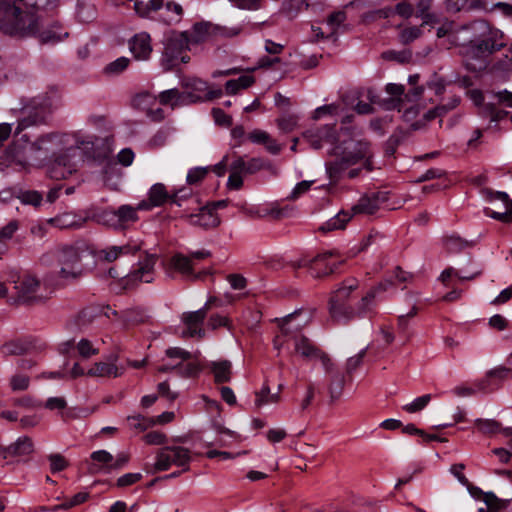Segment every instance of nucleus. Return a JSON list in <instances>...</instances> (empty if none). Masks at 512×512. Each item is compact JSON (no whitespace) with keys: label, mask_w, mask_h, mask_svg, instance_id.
Returning a JSON list of instances; mask_svg holds the SVG:
<instances>
[{"label":"nucleus","mask_w":512,"mask_h":512,"mask_svg":"<svg viewBox=\"0 0 512 512\" xmlns=\"http://www.w3.org/2000/svg\"><path fill=\"white\" fill-rule=\"evenodd\" d=\"M366 348L362 349L357 355L350 357L346 363V373L351 375L363 362L366 355Z\"/></svg>","instance_id":"56"},{"label":"nucleus","mask_w":512,"mask_h":512,"mask_svg":"<svg viewBox=\"0 0 512 512\" xmlns=\"http://www.w3.org/2000/svg\"><path fill=\"white\" fill-rule=\"evenodd\" d=\"M461 30L469 32L468 43L463 45L462 54L465 67L471 72L485 70L488 58L506 46L502 41L503 33L484 20L463 25Z\"/></svg>","instance_id":"1"},{"label":"nucleus","mask_w":512,"mask_h":512,"mask_svg":"<svg viewBox=\"0 0 512 512\" xmlns=\"http://www.w3.org/2000/svg\"><path fill=\"white\" fill-rule=\"evenodd\" d=\"M130 51L137 60H147L152 52L151 37L148 33L136 34L129 42Z\"/></svg>","instance_id":"19"},{"label":"nucleus","mask_w":512,"mask_h":512,"mask_svg":"<svg viewBox=\"0 0 512 512\" xmlns=\"http://www.w3.org/2000/svg\"><path fill=\"white\" fill-rule=\"evenodd\" d=\"M19 199L24 204H31L33 206L40 205L42 201V195L37 191H23L20 192Z\"/></svg>","instance_id":"57"},{"label":"nucleus","mask_w":512,"mask_h":512,"mask_svg":"<svg viewBox=\"0 0 512 512\" xmlns=\"http://www.w3.org/2000/svg\"><path fill=\"white\" fill-rule=\"evenodd\" d=\"M1 351L6 356L23 355L27 351V346L19 340L10 341L2 346Z\"/></svg>","instance_id":"40"},{"label":"nucleus","mask_w":512,"mask_h":512,"mask_svg":"<svg viewBox=\"0 0 512 512\" xmlns=\"http://www.w3.org/2000/svg\"><path fill=\"white\" fill-rule=\"evenodd\" d=\"M0 30L13 37L36 36L38 20L35 12L25 10L16 1H0Z\"/></svg>","instance_id":"2"},{"label":"nucleus","mask_w":512,"mask_h":512,"mask_svg":"<svg viewBox=\"0 0 512 512\" xmlns=\"http://www.w3.org/2000/svg\"><path fill=\"white\" fill-rule=\"evenodd\" d=\"M475 425L483 434H494L499 432L501 429L499 422L490 419H477Z\"/></svg>","instance_id":"42"},{"label":"nucleus","mask_w":512,"mask_h":512,"mask_svg":"<svg viewBox=\"0 0 512 512\" xmlns=\"http://www.w3.org/2000/svg\"><path fill=\"white\" fill-rule=\"evenodd\" d=\"M210 310V304L205 305L203 308L194 311L186 312L182 315V321L186 326V329L182 331V338L198 337L199 339L204 338L205 331L201 327Z\"/></svg>","instance_id":"10"},{"label":"nucleus","mask_w":512,"mask_h":512,"mask_svg":"<svg viewBox=\"0 0 512 512\" xmlns=\"http://www.w3.org/2000/svg\"><path fill=\"white\" fill-rule=\"evenodd\" d=\"M134 10L137 15L142 18H152L153 13L161 11L160 16L167 24L178 22L183 13V9L180 4L173 1L165 2V0H136L134 3Z\"/></svg>","instance_id":"5"},{"label":"nucleus","mask_w":512,"mask_h":512,"mask_svg":"<svg viewBox=\"0 0 512 512\" xmlns=\"http://www.w3.org/2000/svg\"><path fill=\"white\" fill-rule=\"evenodd\" d=\"M333 255L332 252H326L323 254L316 255L313 258H308L307 256H303V261L306 262V268H309L313 271L312 276L314 278H322L334 273V267H329L325 271H321L319 266L322 262L327 261Z\"/></svg>","instance_id":"21"},{"label":"nucleus","mask_w":512,"mask_h":512,"mask_svg":"<svg viewBox=\"0 0 512 512\" xmlns=\"http://www.w3.org/2000/svg\"><path fill=\"white\" fill-rule=\"evenodd\" d=\"M127 421L129 422V425L131 428L139 430V431H144L149 426H152L155 424L154 419H147L140 414L135 415V416H129L127 418Z\"/></svg>","instance_id":"46"},{"label":"nucleus","mask_w":512,"mask_h":512,"mask_svg":"<svg viewBox=\"0 0 512 512\" xmlns=\"http://www.w3.org/2000/svg\"><path fill=\"white\" fill-rule=\"evenodd\" d=\"M40 288V280L31 274H24L16 282V303L20 305H35L43 303L45 298L37 294Z\"/></svg>","instance_id":"7"},{"label":"nucleus","mask_w":512,"mask_h":512,"mask_svg":"<svg viewBox=\"0 0 512 512\" xmlns=\"http://www.w3.org/2000/svg\"><path fill=\"white\" fill-rule=\"evenodd\" d=\"M33 441L31 438L25 436L19 438L14 444L7 447L10 456L28 455L33 452Z\"/></svg>","instance_id":"28"},{"label":"nucleus","mask_w":512,"mask_h":512,"mask_svg":"<svg viewBox=\"0 0 512 512\" xmlns=\"http://www.w3.org/2000/svg\"><path fill=\"white\" fill-rule=\"evenodd\" d=\"M137 210H140L138 206L132 207L130 205H122L117 209L119 224H121L120 229H126L129 223L138 220Z\"/></svg>","instance_id":"30"},{"label":"nucleus","mask_w":512,"mask_h":512,"mask_svg":"<svg viewBox=\"0 0 512 512\" xmlns=\"http://www.w3.org/2000/svg\"><path fill=\"white\" fill-rule=\"evenodd\" d=\"M431 400V395L426 394L421 397L416 398L412 403L407 404L403 407L405 411L408 413H416L422 410Z\"/></svg>","instance_id":"51"},{"label":"nucleus","mask_w":512,"mask_h":512,"mask_svg":"<svg viewBox=\"0 0 512 512\" xmlns=\"http://www.w3.org/2000/svg\"><path fill=\"white\" fill-rule=\"evenodd\" d=\"M190 461L189 450L181 446L165 447L157 455L154 465L156 471H166L174 464L184 466Z\"/></svg>","instance_id":"8"},{"label":"nucleus","mask_w":512,"mask_h":512,"mask_svg":"<svg viewBox=\"0 0 512 512\" xmlns=\"http://www.w3.org/2000/svg\"><path fill=\"white\" fill-rule=\"evenodd\" d=\"M483 501L488 506L487 512H496L500 509L506 508L507 504L509 502L508 500L507 501L500 500L492 492L485 493Z\"/></svg>","instance_id":"43"},{"label":"nucleus","mask_w":512,"mask_h":512,"mask_svg":"<svg viewBox=\"0 0 512 512\" xmlns=\"http://www.w3.org/2000/svg\"><path fill=\"white\" fill-rule=\"evenodd\" d=\"M414 8L412 4H410L408 1L403 0L396 4L394 8V13L398 14L399 16L403 18H410L413 15Z\"/></svg>","instance_id":"62"},{"label":"nucleus","mask_w":512,"mask_h":512,"mask_svg":"<svg viewBox=\"0 0 512 512\" xmlns=\"http://www.w3.org/2000/svg\"><path fill=\"white\" fill-rule=\"evenodd\" d=\"M50 222L60 229L71 228L77 224L75 216L68 213L59 215L51 219Z\"/></svg>","instance_id":"49"},{"label":"nucleus","mask_w":512,"mask_h":512,"mask_svg":"<svg viewBox=\"0 0 512 512\" xmlns=\"http://www.w3.org/2000/svg\"><path fill=\"white\" fill-rule=\"evenodd\" d=\"M346 20V14L343 11L331 13L327 18V24L331 27V34L334 30Z\"/></svg>","instance_id":"63"},{"label":"nucleus","mask_w":512,"mask_h":512,"mask_svg":"<svg viewBox=\"0 0 512 512\" xmlns=\"http://www.w3.org/2000/svg\"><path fill=\"white\" fill-rule=\"evenodd\" d=\"M248 139L253 143L264 145L266 150L273 155L279 154L282 149V146L270 134L260 129L250 132Z\"/></svg>","instance_id":"20"},{"label":"nucleus","mask_w":512,"mask_h":512,"mask_svg":"<svg viewBox=\"0 0 512 512\" xmlns=\"http://www.w3.org/2000/svg\"><path fill=\"white\" fill-rule=\"evenodd\" d=\"M212 117L218 126L230 127L232 125V117L226 114L220 108H213L211 111Z\"/></svg>","instance_id":"55"},{"label":"nucleus","mask_w":512,"mask_h":512,"mask_svg":"<svg viewBox=\"0 0 512 512\" xmlns=\"http://www.w3.org/2000/svg\"><path fill=\"white\" fill-rule=\"evenodd\" d=\"M482 274V270H478L476 272H474L473 274L471 275H468V276H461L459 274V272L457 270H455L454 268L452 267H448L446 268L440 275V281L445 285V286H448V281L449 279L452 277V276H455L457 278H459V280L463 281V280H473L475 279L476 277L480 276Z\"/></svg>","instance_id":"37"},{"label":"nucleus","mask_w":512,"mask_h":512,"mask_svg":"<svg viewBox=\"0 0 512 512\" xmlns=\"http://www.w3.org/2000/svg\"><path fill=\"white\" fill-rule=\"evenodd\" d=\"M83 253L84 250L74 246H67L62 249L60 262L62 264L61 274L63 277L77 278L82 274L80 261Z\"/></svg>","instance_id":"11"},{"label":"nucleus","mask_w":512,"mask_h":512,"mask_svg":"<svg viewBox=\"0 0 512 512\" xmlns=\"http://www.w3.org/2000/svg\"><path fill=\"white\" fill-rule=\"evenodd\" d=\"M402 140L401 135L399 134H392L388 140L385 142L384 151L385 155L387 156H393L396 152L397 147L399 146L400 142Z\"/></svg>","instance_id":"60"},{"label":"nucleus","mask_w":512,"mask_h":512,"mask_svg":"<svg viewBox=\"0 0 512 512\" xmlns=\"http://www.w3.org/2000/svg\"><path fill=\"white\" fill-rule=\"evenodd\" d=\"M97 316V311L93 308H86L79 312L76 320V324L80 329H83L90 325L95 317Z\"/></svg>","instance_id":"47"},{"label":"nucleus","mask_w":512,"mask_h":512,"mask_svg":"<svg viewBox=\"0 0 512 512\" xmlns=\"http://www.w3.org/2000/svg\"><path fill=\"white\" fill-rule=\"evenodd\" d=\"M51 472L56 473L65 470L69 463L61 454L55 453L48 456Z\"/></svg>","instance_id":"50"},{"label":"nucleus","mask_w":512,"mask_h":512,"mask_svg":"<svg viewBox=\"0 0 512 512\" xmlns=\"http://www.w3.org/2000/svg\"><path fill=\"white\" fill-rule=\"evenodd\" d=\"M87 375L91 377H118L121 375L117 366L112 363L98 362L88 370Z\"/></svg>","instance_id":"27"},{"label":"nucleus","mask_w":512,"mask_h":512,"mask_svg":"<svg viewBox=\"0 0 512 512\" xmlns=\"http://www.w3.org/2000/svg\"><path fill=\"white\" fill-rule=\"evenodd\" d=\"M255 405L257 408L269 403H277L280 400L279 393L272 394L269 386L265 385L260 391L255 392Z\"/></svg>","instance_id":"32"},{"label":"nucleus","mask_w":512,"mask_h":512,"mask_svg":"<svg viewBox=\"0 0 512 512\" xmlns=\"http://www.w3.org/2000/svg\"><path fill=\"white\" fill-rule=\"evenodd\" d=\"M51 111L43 106L32 107L24 111V116L18 122L15 134L18 135L22 130L33 126L44 124L47 122Z\"/></svg>","instance_id":"16"},{"label":"nucleus","mask_w":512,"mask_h":512,"mask_svg":"<svg viewBox=\"0 0 512 512\" xmlns=\"http://www.w3.org/2000/svg\"><path fill=\"white\" fill-rule=\"evenodd\" d=\"M165 353H166L167 357H169L171 359L179 358V359H181L182 362L197 358L196 354L190 353V352H188L182 348H178V347L169 348L166 350Z\"/></svg>","instance_id":"54"},{"label":"nucleus","mask_w":512,"mask_h":512,"mask_svg":"<svg viewBox=\"0 0 512 512\" xmlns=\"http://www.w3.org/2000/svg\"><path fill=\"white\" fill-rule=\"evenodd\" d=\"M350 220V215L347 212L341 211L334 218L327 221L320 227L322 231H332L336 229H343L346 223Z\"/></svg>","instance_id":"34"},{"label":"nucleus","mask_w":512,"mask_h":512,"mask_svg":"<svg viewBox=\"0 0 512 512\" xmlns=\"http://www.w3.org/2000/svg\"><path fill=\"white\" fill-rule=\"evenodd\" d=\"M155 104L156 97L151 95L149 92L139 93L132 99V106L134 108L144 110L146 112Z\"/></svg>","instance_id":"35"},{"label":"nucleus","mask_w":512,"mask_h":512,"mask_svg":"<svg viewBox=\"0 0 512 512\" xmlns=\"http://www.w3.org/2000/svg\"><path fill=\"white\" fill-rule=\"evenodd\" d=\"M295 351L300 353L305 358H318L320 361L321 355H327L315 347L305 336H301L300 338L295 339Z\"/></svg>","instance_id":"23"},{"label":"nucleus","mask_w":512,"mask_h":512,"mask_svg":"<svg viewBox=\"0 0 512 512\" xmlns=\"http://www.w3.org/2000/svg\"><path fill=\"white\" fill-rule=\"evenodd\" d=\"M170 265L183 275H192L194 264L192 258L182 253H176L171 257Z\"/></svg>","instance_id":"26"},{"label":"nucleus","mask_w":512,"mask_h":512,"mask_svg":"<svg viewBox=\"0 0 512 512\" xmlns=\"http://www.w3.org/2000/svg\"><path fill=\"white\" fill-rule=\"evenodd\" d=\"M376 296V290L370 289L365 296H363L357 306L356 315L365 314L370 310Z\"/></svg>","instance_id":"48"},{"label":"nucleus","mask_w":512,"mask_h":512,"mask_svg":"<svg viewBox=\"0 0 512 512\" xmlns=\"http://www.w3.org/2000/svg\"><path fill=\"white\" fill-rule=\"evenodd\" d=\"M98 222L112 227L114 229H120L121 224H119V218L117 215V210H105L101 212L98 216Z\"/></svg>","instance_id":"39"},{"label":"nucleus","mask_w":512,"mask_h":512,"mask_svg":"<svg viewBox=\"0 0 512 512\" xmlns=\"http://www.w3.org/2000/svg\"><path fill=\"white\" fill-rule=\"evenodd\" d=\"M210 369L214 374V380L216 383H226L231 380L232 369L230 361H213L210 364Z\"/></svg>","instance_id":"24"},{"label":"nucleus","mask_w":512,"mask_h":512,"mask_svg":"<svg viewBox=\"0 0 512 512\" xmlns=\"http://www.w3.org/2000/svg\"><path fill=\"white\" fill-rule=\"evenodd\" d=\"M75 150L76 148L70 147L67 149V152L54 156L48 170L49 176L52 179H66L76 171L75 165L71 161V152H75Z\"/></svg>","instance_id":"14"},{"label":"nucleus","mask_w":512,"mask_h":512,"mask_svg":"<svg viewBox=\"0 0 512 512\" xmlns=\"http://www.w3.org/2000/svg\"><path fill=\"white\" fill-rule=\"evenodd\" d=\"M298 123V117L294 114H284L277 118L276 124L283 133L292 132Z\"/></svg>","instance_id":"36"},{"label":"nucleus","mask_w":512,"mask_h":512,"mask_svg":"<svg viewBox=\"0 0 512 512\" xmlns=\"http://www.w3.org/2000/svg\"><path fill=\"white\" fill-rule=\"evenodd\" d=\"M379 209L377 203L369 195H364L352 208L354 214L373 215Z\"/></svg>","instance_id":"31"},{"label":"nucleus","mask_w":512,"mask_h":512,"mask_svg":"<svg viewBox=\"0 0 512 512\" xmlns=\"http://www.w3.org/2000/svg\"><path fill=\"white\" fill-rule=\"evenodd\" d=\"M36 35L41 44H55L65 39L68 33L63 31L61 26L52 25L51 27L43 28L41 31L38 29Z\"/></svg>","instance_id":"22"},{"label":"nucleus","mask_w":512,"mask_h":512,"mask_svg":"<svg viewBox=\"0 0 512 512\" xmlns=\"http://www.w3.org/2000/svg\"><path fill=\"white\" fill-rule=\"evenodd\" d=\"M422 35L421 26L407 27L401 30L399 40L403 45H407Z\"/></svg>","instance_id":"41"},{"label":"nucleus","mask_w":512,"mask_h":512,"mask_svg":"<svg viewBox=\"0 0 512 512\" xmlns=\"http://www.w3.org/2000/svg\"><path fill=\"white\" fill-rule=\"evenodd\" d=\"M142 479L141 473H128L118 478L116 485L119 488L127 487Z\"/></svg>","instance_id":"61"},{"label":"nucleus","mask_w":512,"mask_h":512,"mask_svg":"<svg viewBox=\"0 0 512 512\" xmlns=\"http://www.w3.org/2000/svg\"><path fill=\"white\" fill-rule=\"evenodd\" d=\"M189 47V37L187 32H173L164 42V50L162 53V66L165 70L174 68L178 60L187 63L190 58L182 55Z\"/></svg>","instance_id":"6"},{"label":"nucleus","mask_w":512,"mask_h":512,"mask_svg":"<svg viewBox=\"0 0 512 512\" xmlns=\"http://www.w3.org/2000/svg\"><path fill=\"white\" fill-rule=\"evenodd\" d=\"M486 197L488 200L493 201L498 199L504 203V211L497 212L493 211L489 208L485 209V214L493 219L508 222L512 218V200L509 199V196L505 192H494L491 190L486 191Z\"/></svg>","instance_id":"17"},{"label":"nucleus","mask_w":512,"mask_h":512,"mask_svg":"<svg viewBox=\"0 0 512 512\" xmlns=\"http://www.w3.org/2000/svg\"><path fill=\"white\" fill-rule=\"evenodd\" d=\"M69 142V136L66 134L59 133H50L41 136L37 141H35V145H37V150H45L47 152H52L54 156L58 155L56 151H60V153L67 152V145ZM71 146H69L70 148Z\"/></svg>","instance_id":"15"},{"label":"nucleus","mask_w":512,"mask_h":512,"mask_svg":"<svg viewBox=\"0 0 512 512\" xmlns=\"http://www.w3.org/2000/svg\"><path fill=\"white\" fill-rule=\"evenodd\" d=\"M186 218L189 220L190 224L204 229L216 228L221 222L220 217L211 210L210 205L202 207L197 214L187 215Z\"/></svg>","instance_id":"18"},{"label":"nucleus","mask_w":512,"mask_h":512,"mask_svg":"<svg viewBox=\"0 0 512 512\" xmlns=\"http://www.w3.org/2000/svg\"><path fill=\"white\" fill-rule=\"evenodd\" d=\"M180 191L170 194L165 185L162 183L154 184L148 193V201H142L138 204L139 209H150L155 206H162L167 201L178 206L181 205L180 200L186 195H179Z\"/></svg>","instance_id":"9"},{"label":"nucleus","mask_w":512,"mask_h":512,"mask_svg":"<svg viewBox=\"0 0 512 512\" xmlns=\"http://www.w3.org/2000/svg\"><path fill=\"white\" fill-rule=\"evenodd\" d=\"M493 69L500 72H512V43L508 48L507 54L493 64Z\"/></svg>","instance_id":"45"},{"label":"nucleus","mask_w":512,"mask_h":512,"mask_svg":"<svg viewBox=\"0 0 512 512\" xmlns=\"http://www.w3.org/2000/svg\"><path fill=\"white\" fill-rule=\"evenodd\" d=\"M321 363L329 378L328 391L332 402L338 400L345 387V376L341 373L332 362L328 355H321Z\"/></svg>","instance_id":"13"},{"label":"nucleus","mask_w":512,"mask_h":512,"mask_svg":"<svg viewBox=\"0 0 512 512\" xmlns=\"http://www.w3.org/2000/svg\"><path fill=\"white\" fill-rule=\"evenodd\" d=\"M77 349L83 358H89L90 356L97 355L99 353L98 349L94 348L88 339L80 340L77 345Z\"/></svg>","instance_id":"58"},{"label":"nucleus","mask_w":512,"mask_h":512,"mask_svg":"<svg viewBox=\"0 0 512 512\" xmlns=\"http://www.w3.org/2000/svg\"><path fill=\"white\" fill-rule=\"evenodd\" d=\"M19 228V223L16 220L10 221L7 225L0 229V258L9 250V241Z\"/></svg>","instance_id":"25"},{"label":"nucleus","mask_w":512,"mask_h":512,"mask_svg":"<svg viewBox=\"0 0 512 512\" xmlns=\"http://www.w3.org/2000/svg\"><path fill=\"white\" fill-rule=\"evenodd\" d=\"M213 26L210 23H196L189 37V42L200 43L212 32Z\"/></svg>","instance_id":"33"},{"label":"nucleus","mask_w":512,"mask_h":512,"mask_svg":"<svg viewBox=\"0 0 512 512\" xmlns=\"http://www.w3.org/2000/svg\"><path fill=\"white\" fill-rule=\"evenodd\" d=\"M34 150H37L35 142L30 143L27 136L23 135L6 149V159H10L13 165L24 169L28 165L29 153Z\"/></svg>","instance_id":"12"},{"label":"nucleus","mask_w":512,"mask_h":512,"mask_svg":"<svg viewBox=\"0 0 512 512\" xmlns=\"http://www.w3.org/2000/svg\"><path fill=\"white\" fill-rule=\"evenodd\" d=\"M181 363V369L177 370V373L182 377H195L201 371L200 365L196 362H188L186 364Z\"/></svg>","instance_id":"53"},{"label":"nucleus","mask_w":512,"mask_h":512,"mask_svg":"<svg viewBox=\"0 0 512 512\" xmlns=\"http://www.w3.org/2000/svg\"><path fill=\"white\" fill-rule=\"evenodd\" d=\"M129 62H130V60L128 58L120 57L105 67V73L119 74L128 67Z\"/></svg>","instance_id":"52"},{"label":"nucleus","mask_w":512,"mask_h":512,"mask_svg":"<svg viewBox=\"0 0 512 512\" xmlns=\"http://www.w3.org/2000/svg\"><path fill=\"white\" fill-rule=\"evenodd\" d=\"M443 243L448 252H458L464 249L468 243L458 236H446L443 238Z\"/></svg>","instance_id":"44"},{"label":"nucleus","mask_w":512,"mask_h":512,"mask_svg":"<svg viewBox=\"0 0 512 512\" xmlns=\"http://www.w3.org/2000/svg\"><path fill=\"white\" fill-rule=\"evenodd\" d=\"M155 262L156 258L154 256H148L139 269L131 275V278L150 283L152 281L150 274L154 269Z\"/></svg>","instance_id":"29"},{"label":"nucleus","mask_w":512,"mask_h":512,"mask_svg":"<svg viewBox=\"0 0 512 512\" xmlns=\"http://www.w3.org/2000/svg\"><path fill=\"white\" fill-rule=\"evenodd\" d=\"M366 148L367 143L365 142H358L353 148L343 144L335 145L328 152V159L325 163L330 183H338L344 171L363 160L366 157Z\"/></svg>","instance_id":"3"},{"label":"nucleus","mask_w":512,"mask_h":512,"mask_svg":"<svg viewBox=\"0 0 512 512\" xmlns=\"http://www.w3.org/2000/svg\"><path fill=\"white\" fill-rule=\"evenodd\" d=\"M359 287V281L356 278L344 280L340 287L331 293L328 302L330 317L333 321L348 322L356 316L355 309L346 304L353 291Z\"/></svg>","instance_id":"4"},{"label":"nucleus","mask_w":512,"mask_h":512,"mask_svg":"<svg viewBox=\"0 0 512 512\" xmlns=\"http://www.w3.org/2000/svg\"><path fill=\"white\" fill-rule=\"evenodd\" d=\"M382 58L389 61H396L404 64L409 63L412 59V53L410 50L394 51L389 50L382 53Z\"/></svg>","instance_id":"38"},{"label":"nucleus","mask_w":512,"mask_h":512,"mask_svg":"<svg viewBox=\"0 0 512 512\" xmlns=\"http://www.w3.org/2000/svg\"><path fill=\"white\" fill-rule=\"evenodd\" d=\"M312 148L320 149L322 147V136L316 132V130H308L302 134Z\"/></svg>","instance_id":"64"},{"label":"nucleus","mask_w":512,"mask_h":512,"mask_svg":"<svg viewBox=\"0 0 512 512\" xmlns=\"http://www.w3.org/2000/svg\"><path fill=\"white\" fill-rule=\"evenodd\" d=\"M180 96L178 89H169L160 93L159 101L162 105L173 104L180 99Z\"/></svg>","instance_id":"59"}]
</instances>
